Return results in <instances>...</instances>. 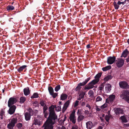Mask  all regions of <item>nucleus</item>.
<instances>
[{
  "instance_id": "obj_1",
  "label": "nucleus",
  "mask_w": 129,
  "mask_h": 129,
  "mask_svg": "<svg viewBox=\"0 0 129 129\" xmlns=\"http://www.w3.org/2000/svg\"><path fill=\"white\" fill-rule=\"evenodd\" d=\"M56 106L52 105L49 108V114L45 122L43 125L44 129H53V125L54 124L57 120V116L54 111Z\"/></svg>"
},
{
  "instance_id": "obj_2",
  "label": "nucleus",
  "mask_w": 129,
  "mask_h": 129,
  "mask_svg": "<svg viewBox=\"0 0 129 129\" xmlns=\"http://www.w3.org/2000/svg\"><path fill=\"white\" fill-rule=\"evenodd\" d=\"M90 77L88 78L85 80L82 83H80L78 84V86L75 88V90L76 91H79L80 90L81 87V86H84L87 83V82L90 79Z\"/></svg>"
},
{
  "instance_id": "obj_3",
  "label": "nucleus",
  "mask_w": 129,
  "mask_h": 129,
  "mask_svg": "<svg viewBox=\"0 0 129 129\" xmlns=\"http://www.w3.org/2000/svg\"><path fill=\"white\" fill-rule=\"evenodd\" d=\"M69 119L72 123L74 124L76 123V119L75 116V110H73L70 116Z\"/></svg>"
},
{
  "instance_id": "obj_4",
  "label": "nucleus",
  "mask_w": 129,
  "mask_h": 129,
  "mask_svg": "<svg viewBox=\"0 0 129 129\" xmlns=\"http://www.w3.org/2000/svg\"><path fill=\"white\" fill-rule=\"evenodd\" d=\"M17 122V119L14 118L11 119V121L7 125V127L9 129H13L15 124Z\"/></svg>"
},
{
  "instance_id": "obj_5",
  "label": "nucleus",
  "mask_w": 129,
  "mask_h": 129,
  "mask_svg": "<svg viewBox=\"0 0 129 129\" xmlns=\"http://www.w3.org/2000/svg\"><path fill=\"white\" fill-rule=\"evenodd\" d=\"M124 60L121 58H119L116 61V66L120 68L122 67L124 64Z\"/></svg>"
},
{
  "instance_id": "obj_6",
  "label": "nucleus",
  "mask_w": 129,
  "mask_h": 129,
  "mask_svg": "<svg viewBox=\"0 0 129 129\" xmlns=\"http://www.w3.org/2000/svg\"><path fill=\"white\" fill-rule=\"evenodd\" d=\"M119 84L120 87L122 89H126L129 88V85L125 81H120L119 82Z\"/></svg>"
},
{
  "instance_id": "obj_7",
  "label": "nucleus",
  "mask_w": 129,
  "mask_h": 129,
  "mask_svg": "<svg viewBox=\"0 0 129 129\" xmlns=\"http://www.w3.org/2000/svg\"><path fill=\"white\" fill-rule=\"evenodd\" d=\"M17 101V99L14 98H11L9 99L8 102V106L9 107L15 103Z\"/></svg>"
},
{
  "instance_id": "obj_8",
  "label": "nucleus",
  "mask_w": 129,
  "mask_h": 129,
  "mask_svg": "<svg viewBox=\"0 0 129 129\" xmlns=\"http://www.w3.org/2000/svg\"><path fill=\"white\" fill-rule=\"evenodd\" d=\"M129 95V91L127 90H123L121 92L120 96L122 97L123 99H125V98Z\"/></svg>"
},
{
  "instance_id": "obj_9",
  "label": "nucleus",
  "mask_w": 129,
  "mask_h": 129,
  "mask_svg": "<svg viewBox=\"0 0 129 129\" xmlns=\"http://www.w3.org/2000/svg\"><path fill=\"white\" fill-rule=\"evenodd\" d=\"M71 102V101L70 100H69L64 103L62 110V112H64L67 110L69 107Z\"/></svg>"
},
{
  "instance_id": "obj_10",
  "label": "nucleus",
  "mask_w": 129,
  "mask_h": 129,
  "mask_svg": "<svg viewBox=\"0 0 129 129\" xmlns=\"http://www.w3.org/2000/svg\"><path fill=\"white\" fill-rule=\"evenodd\" d=\"M115 98V95H111L108 99H106V102L108 103H111L113 101Z\"/></svg>"
},
{
  "instance_id": "obj_11",
  "label": "nucleus",
  "mask_w": 129,
  "mask_h": 129,
  "mask_svg": "<svg viewBox=\"0 0 129 129\" xmlns=\"http://www.w3.org/2000/svg\"><path fill=\"white\" fill-rule=\"evenodd\" d=\"M116 57H109L107 59V63L109 64H112L115 61Z\"/></svg>"
},
{
  "instance_id": "obj_12",
  "label": "nucleus",
  "mask_w": 129,
  "mask_h": 129,
  "mask_svg": "<svg viewBox=\"0 0 129 129\" xmlns=\"http://www.w3.org/2000/svg\"><path fill=\"white\" fill-rule=\"evenodd\" d=\"M9 107L10 108L9 110V113L10 114H12L14 112L16 107L15 106L13 105Z\"/></svg>"
},
{
  "instance_id": "obj_13",
  "label": "nucleus",
  "mask_w": 129,
  "mask_h": 129,
  "mask_svg": "<svg viewBox=\"0 0 129 129\" xmlns=\"http://www.w3.org/2000/svg\"><path fill=\"white\" fill-rule=\"evenodd\" d=\"M121 5V2L119 0L117 3L115 1H114L113 3V5L115 9L116 10H118L119 7V5Z\"/></svg>"
},
{
  "instance_id": "obj_14",
  "label": "nucleus",
  "mask_w": 129,
  "mask_h": 129,
  "mask_svg": "<svg viewBox=\"0 0 129 129\" xmlns=\"http://www.w3.org/2000/svg\"><path fill=\"white\" fill-rule=\"evenodd\" d=\"M128 55L129 56V50L126 48L123 50L121 56H127Z\"/></svg>"
},
{
  "instance_id": "obj_15",
  "label": "nucleus",
  "mask_w": 129,
  "mask_h": 129,
  "mask_svg": "<svg viewBox=\"0 0 129 129\" xmlns=\"http://www.w3.org/2000/svg\"><path fill=\"white\" fill-rule=\"evenodd\" d=\"M94 87V85L91 82L85 86L84 89L85 90L93 88Z\"/></svg>"
},
{
  "instance_id": "obj_16",
  "label": "nucleus",
  "mask_w": 129,
  "mask_h": 129,
  "mask_svg": "<svg viewBox=\"0 0 129 129\" xmlns=\"http://www.w3.org/2000/svg\"><path fill=\"white\" fill-rule=\"evenodd\" d=\"M23 92L24 94L26 96H27L30 93V91L29 88L27 87L24 88L23 89Z\"/></svg>"
},
{
  "instance_id": "obj_17",
  "label": "nucleus",
  "mask_w": 129,
  "mask_h": 129,
  "mask_svg": "<svg viewBox=\"0 0 129 129\" xmlns=\"http://www.w3.org/2000/svg\"><path fill=\"white\" fill-rule=\"evenodd\" d=\"M86 127L87 129H91L93 126V124L91 121H89L86 123Z\"/></svg>"
},
{
  "instance_id": "obj_18",
  "label": "nucleus",
  "mask_w": 129,
  "mask_h": 129,
  "mask_svg": "<svg viewBox=\"0 0 129 129\" xmlns=\"http://www.w3.org/2000/svg\"><path fill=\"white\" fill-rule=\"evenodd\" d=\"M115 112L116 114H117L123 113V111L122 109L117 108L115 110Z\"/></svg>"
},
{
  "instance_id": "obj_19",
  "label": "nucleus",
  "mask_w": 129,
  "mask_h": 129,
  "mask_svg": "<svg viewBox=\"0 0 129 129\" xmlns=\"http://www.w3.org/2000/svg\"><path fill=\"white\" fill-rule=\"evenodd\" d=\"M68 95L67 94L62 93L61 94L60 96V99L62 100H66L67 98Z\"/></svg>"
},
{
  "instance_id": "obj_20",
  "label": "nucleus",
  "mask_w": 129,
  "mask_h": 129,
  "mask_svg": "<svg viewBox=\"0 0 129 129\" xmlns=\"http://www.w3.org/2000/svg\"><path fill=\"white\" fill-rule=\"evenodd\" d=\"M24 115L25 118L26 120H29L30 119L31 116L30 114L28 112H26L24 114Z\"/></svg>"
},
{
  "instance_id": "obj_21",
  "label": "nucleus",
  "mask_w": 129,
  "mask_h": 129,
  "mask_svg": "<svg viewBox=\"0 0 129 129\" xmlns=\"http://www.w3.org/2000/svg\"><path fill=\"white\" fill-rule=\"evenodd\" d=\"M27 66L26 65H23L21 66L17 70L18 71L19 73H21L24 69H25Z\"/></svg>"
},
{
  "instance_id": "obj_22",
  "label": "nucleus",
  "mask_w": 129,
  "mask_h": 129,
  "mask_svg": "<svg viewBox=\"0 0 129 129\" xmlns=\"http://www.w3.org/2000/svg\"><path fill=\"white\" fill-rule=\"evenodd\" d=\"M111 68V66H108L102 68V70L104 71H106L109 70Z\"/></svg>"
},
{
  "instance_id": "obj_23",
  "label": "nucleus",
  "mask_w": 129,
  "mask_h": 129,
  "mask_svg": "<svg viewBox=\"0 0 129 129\" xmlns=\"http://www.w3.org/2000/svg\"><path fill=\"white\" fill-rule=\"evenodd\" d=\"M120 119L122 122L126 123L127 122V120L126 118V117L124 116H121L120 117Z\"/></svg>"
},
{
  "instance_id": "obj_24",
  "label": "nucleus",
  "mask_w": 129,
  "mask_h": 129,
  "mask_svg": "<svg viewBox=\"0 0 129 129\" xmlns=\"http://www.w3.org/2000/svg\"><path fill=\"white\" fill-rule=\"evenodd\" d=\"M6 9L7 11H12L15 9V7L13 6L9 5L7 7Z\"/></svg>"
},
{
  "instance_id": "obj_25",
  "label": "nucleus",
  "mask_w": 129,
  "mask_h": 129,
  "mask_svg": "<svg viewBox=\"0 0 129 129\" xmlns=\"http://www.w3.org/2000/svg\"><path fill=\"white\" fill-rule=\"evenodd\" d=\"M84 118V116L83 115H80L78 116L77 118V120L78 122H80L81 121L83 120Z\"/></svg>"
},
{
  "instance_id": "obj_26",
  "label": "nucleus",
  "mask_w": 129,
  "mask_h": 129,
  "mask_svg": "<svg viewBox=\"0 0 129 129\" xmlns=\"http://www.w3.org/2000/svg\"><path fill=\"white\" fill-rule=\"evenodd\" d=\"M85 94V93L82 91L81 93L79 95L80 97L78 98V100H80L81 99L83 98L84 97Z\"/></svg>"
},
{
  "instance_id": "obj_27",
  "label": "nucleus",
  "mask_w": 129,
  "mask_h": 129,
  "mask_svg": "<svg viewBox=\"0 0 129 129\" xmlns=\"http://www.w3.org/2000/svg\"><path fill=\"white\" fill-rule=\"evenodd\" d=\"M111 85L110 84H107L106 85V89L108 92L111 90Z\"/></svg>"
},
{
  "instance_id": "obj_28",
  "label": "nucleus",
  "mask_w": 129,
  "mask_h": 129,
  "mask_svg": "<svg viewBox=\"0 0 129 129\" xmlns=\"http://www.w3.org/2000/svg\"><path fill=\"white\" fill-rule=\"evenodd\" d=\"M102 75V74L100 73H98L95 77V78L99 81L100 78Z\"/></svg>"
},
{
  "instance_id": "obj_29",
  "label": "nucleus",
  "mask_w": 129,
  "mask_h": 129,
  "mask_svg": "<svg viewBox=\"0 0 129 129\" xmlns=\"http://www.w3.org/2000/svg\"><path fill=\"white\" fill-rule=\"evenodd\" d=\"M48 89L50 94L54 92L53 88L51 86H49L48 88Z\"/></svg>"
},
{
  "instance_id": "obj_30",
  "label": "nucleus",
  "mask_w": 129,
  "mask_h": 129,
  "mask_svg": "<svg viewBox=\"0 0 129 129\" xmlns=\"http://www.w3.org/2000/svg\"><path fill=\"white\" fill-rule=\"evenodd\" d=\"M20 103H23L26 100V98L24 97H21L20 98Z\"/></svg>"
},
{
  "instance_id": "obj_31",
  "label": "nucleus",
  "mask_w": 129,
  "mask_h": 129,
  "mask_svg": "<svg viewBox=\"0 0 129 129\" xmlns=\"http://www.w3.org/2000/svg\"><path fill=\"white\" fill-rule=\"evenodd\" d=\"M39 97V95L37 93H34L33 95L31 96V99L38 98Z\"/></svg>"
},
{
  "instance_id": "obj_32",
  "label": "nucleus",
  "mask_w": 129,
  "mask_h": 129,
  "mask_svg": "<svg viewBox=\"0 0 129 129\" xmlns=\"http://www.w3.org/2000/svg\"><path fill=\"white\" fill-rule=\"evenodd\" d=\"M40 122L39 120L36 119L35 120L34 122V123H33V124H34L35 125H40Z\"/></svg>"
},
{
  "instance_id": "obj_33",
  "label": "nucleus",
  "mask_w": 129,
  "mask_h": 129,
  "mask_svg": "<svg viewBox=\"0 0 129 129\" xmlns=\"http://www.w3.org/2000/svg\"><path fill=\"white\" fill-rule=\"evenodd\" d=\"M58 94V93H54V92L50 94L52 96L53 98H55L57 96Z\"/></svg>"
},
{
  "instance_id": "obj_34",
  "label": "nucleus",
  "mask_w": 129,
  "mask_h": 129,
  "mask_svg": "<svg viewBox=\"0 0 129 129\" xmlns=\"http://www.w3.org/2000/svg\"><path fill=\"white\" fill-rule=\"evenodd\" d=\"M86 107L88 108L90 110H91L92 111L93 107L92 106L88 104H87L86 105Z\"/></svg>"
},
{
  "instance_id": "obj_35",
  "label": "nucleus",
  "mask_w": 129,
  "mask_h": 129,
  "mask_svg": "<svg viewBox=\"0 0 129 129\" xmlns=\"http://www.w3.org/2000/svg\"><path fill=\"white\" fill-rule=\"evenodd\" d=\"M111 79V76H108L104 78V80L105 81H107Z\"/></svg>"
},
{
  "instance_id": "obj_36",
  "label": "nucleus",
  "mask_w": 129,
  "mask_h": 129,
  "mask_svg": "<svg viewBox=\"0 0 129 129\" xmlns=\"http://www.w3.org/2000/svg\"><path fill=\"white\" fill-rule=\"evenodd\" d=\"M60 85H58L56 86L55 88V90L56 92H57L60 89Z\"/></svg>"
},
{
  "instance_id": "obj_37",
  "label": "nucleus",
  "mask_w": 129,
  "mask_h": 129,
  "mask_svg": "<svg viewBox=\"0 0 129 129\" xmlns=\"http://www.w3.org/2000/svg\"><path fill=\"white\" fill-rule=\"evenodd\" d=\"M88 94L90 97H92L93 96V92L91 90H90L89 91Z\"/></svg>"
},
{
  "instance_id": "obj_38",
  "label": "nucleus",
  "mask_w": 129,
  "mask_h": 129,
  "mask_svg": "<svg viewBox=\"0 0 129 129\" xmlns=\"http://www.w3.org/2000/svg\"><path fill=\"white\" fill-rule=\"evenodd\" d=\"M99 81L95 79H94L92 80L91 82V83L93 84L94 85L95 84L97 83Z\"/></svg>"
},
{
  "instance_id": "obj_39",
  "label": "nucleus",
  "mask_w": 129,
  "mask_h": 129,
  "mask_svg": "<svg viewBox=\"0 0 129 129\" xmlns=\"http://www.w3.org/2000/svg\"><path fill=\"white\" fill-rule=\"evenodd\" d=\"M102 100V98L99 96H97L96 99V102H99Z\"/></svg>"
},
{
  "instance_id": "obj_40",
  "label": "nucleus",
  "mask_w": 129,
  "mask_h": 129,
  "mask_svg": "<svg viewBox=\"0 0 129 129\" xmlns=\"http://www.w3.org/2000/svg\"><path fill=\"white\" fill-rule=\"evenodd\" d=\"M108 104L106 103H105L103 105H102L100 107L102 109H104L107 107Z\"/></svg>"
},
{
  "instance_id": "obj_41",
  "label": "nucleus",
  "mask_w": 129,
  "mask_h": 129,
  "mask_svg": "<svg viewBox=\"0 0 129 129\" xmlns=\"http://www.w3.org/2000/svg\"><path fill=\"white\" fill-rule=\"evenodd\" d=\"M79 101L77 100L74 103V107L76 108L79 105Z\"/></svg>"
},
{
  "instance_id": "obj_42",
  "label": "nucleus",
  "mask_w": 129,
  "mask_h": 129,
  "mask_svg": "<svg viewBox=\"0 0 129 129\" xmlns=\"http://www.w3.org/2000/svg\"><path fill=\"white\" fill-rule=\"evenodd\" d=\"M22 124L21 123H18L16 125L17 127L20 129L21 128V127H22Z\"/></svg>"
},
{
  "instance_id": "obj_43",
  "label": "nucleus",
  "mask_w": 129,
  "mask_h": 129,
  "mask_svg": "<svg viewBox=\"0 0 129 129\" xmlns=\"http://www.w3.org/2000/svg\"><path fill=\"white\" fill-rule=\"evenodd\" d=\"M27 110L29 112V114H33V110L31 108H28V109Z\"/></svg>"
},
{
  "instance_id": "obj_44",
  "label": "nucleus",
  "mask_w": 129,
  "mask_h": 129,
  "mask_svg": "<svg viewBox=\"0 0 129 129\" xmlns=\"http://www.w3.org/2000/svg\"><path fill=\"white\" fill-rule=\"evenodd\" d=\"M104 86L103 84H101L99 87V89L100 90H102L104 88Z\"/></svg>"
},
{
  "instance_id": "obj_45",
  "label": "nucleus",
  "mask_w": 129,
  "mask_h": 129,
  "mask_svg": "<svg viewBox=\"0 0 129 129\" xmlns=\"http://www.w3.org/2000/svg\"><path fill=\"white\" fill-rule=\"evenodd\" d=\"M40 104L42 106H45V102L43 101H41Z\"/></svg>"
},
{
  "instance_id": "obj_46",
  "label": "nucleus",
  "mask_w": 129,
  "mask_h": 129,
  "mask_svg": "<svg viewBox=\"0 0 129 129\" xmlns=\"http://www.w3.org/2000/svg\"><path fill=\"white\" fill-rule=\"evenodd\" d=\"M47 107L46 105H45L43 107V112H46V111L47 110Z\"/></svg>"
},
{
  "instance_id": "obj_47",
  "label": "nucleus",
  "mask_w": 129,
  "mask_h": 129,
  "mask_svg": "<svg viewBox=\"0 0 129 129\" xmlns=\"http://www.w3.org/2000/svg\"><path fill=\"white\" fill-rule=\"evenodd\" d=\"M124 100L127 102L129 103V96H126Z\"/></svg>"
},
{
  "instance_id": "obj_48",
  "label": "nucleus",
  "mask_w": 129,
  "mask_h": 129,
  "mask_svg": "<svg viewBox=\"0 0 129 129\" xmlns=\"http://www.w3.org/2000/svg\"><path fill=\"white\" fill-rule=\"evenodd\" d=\"M54 105L56 106V107L54 108H56V110H57V109H58L57 111H60L61 110V109L60 107L59 106H58L57 107H56V105Z\"/></svg>"
},
{
  "instance_id": "obj_49",
  "label": "nucleus",
  "mask_w": 129,
  "mask_h": 129,
  "mask_svg": "<svg viewBox=\"0 0 129 129\" xmlns=\"http://www.w3.org/2000/svg\"><path fill=\"white\" fill-rule=\"evenodd\" d=\"M78 128V126L77 125H75L72 126L71 129H77Z\"/></svg>"
},
{
  "instance_id": "obj_50",
  "label": "nucleus",
  "mask_w": 129,
  "mask_h": 129,
  "mask_svg": "<svg viewBox=\"0 0 129 129\" xmlns=\"http://www.w3.org/2000/svg\"><path fill=\"white\" fill-rule=\"evenodd\" d=\"M44 114V116L46 118L47 117L48 115V113L47 112H43Z\"/></svg>"
},
{
  "instance_id": "obj_51",
  "label": "nucleus",
  "mask_w": 129,
  "mask_h": 129,
  "mask_svg": "<svg viewBox=\"0 0 129 129\" xmlns=\"http://www.w3.org/2000/svg\"><path fill=\"white\" fill-rule=\"evenodd\" d=\"M4 113H5V112H4V111L3 110H1V112H0V116H3V115H4Z\"/></svg>"
},
{
  "instance_id": "obj_52",
  "label": "nucleus",
  "mask_w": 129,
  "mask_h": 129,
  "mask_svg": "<svg viewBox=\"0 0 129 129\" xmlns=\"http://www.w3.org/2000/svg\"><path fill=\"white\" fill-rule=\"evenodd\" d=\"M91 47L90 45V44H88L86 46V48L87 49L91 48Z\"/></svg>"
},
{
  "instance_id": "obj_53",
  "label": "nucleus",
  "mask_w": 129,
  "mask_h": 129,
  "mask_svg": "<svg viewBox=\"0 0 129 129\" xmlns=\"http://www.w3.org/2000/svg\"><path fill=\"white\" fill-rule=\"evenodd\" d=\"M84 113L86 115H88L89 113V111L88 110H85L84 111Z\"/></svg>"
},
{
  "instance_id": "obj_54",
  "label": "nucleus",
  "mask_w": 129,
  "mask_h": 129,
  "mask_svg": "<svg viewBox=\"0 0 129 129\" xmlns=\"http://www.w3.org/2000/svg\"><path fill=\"white\" fill-rule=\"evenodd\" d=\"M105 119L106 120L107 122L109 120V118L108 116H106L105 117Z\"/></svg>"
},
{
  "instance_id": "obj_55",
  "label": "nucleus",
  "mask_w": 129,
  "mask_h": 129,
  "mask_svg": "<svg viewBox=\"0 0 129 129\" xmlns=\"http://www.w3.org/2000/svg\"><path fill=\"white\" fill-rule=\"evenodd\" d=\"M59 129H66V128L65 126H62L61 127H59Z\"/></svg>"
},
{
  "instance_id": "obj_56",
  "label": "nucleus",
  "mask_w": 129,
  "mask_h": 129,
  "mask_svg": "<svg viewBox=\"0 0 129 129\" xmlns=\"http://www.w3.org/2000/svg\"><path fill=\"white\" fill-rule=\"evenodd\" d=\"M96 110L97 111H100V109L97 106L96 108Z\"/></svg>"
},
{
  "instance_id": "obj_57",
  "label": "nucleus",
  "mask_w": 129,
  "mask_h": 129,
  "mask_svg": "<svg viewBox=\"0 0 129 129\" xmlns=\"http://www.w3.org/2000/svg\"><path fill=\"white\" fill-rule=\"evenodd\" d=\"M33 104L34 105H37L38 104V102L37 101H35L33 103Z\"/></svg>"
},
{
  "instance_id": "obj_58",
  "label": "nucleus",
  "mask_w": 129,
  "mask_h": 129,
  "mask_svg": "<svg viewBox=\"0 0 129 129\" xmlns=\"http://www.w3.org/2000/svg\"><path fill=\"white\" fill-rule=\"evenodd\" d=\"M85 103L84 102H83L82 104V105L84 106L85 105Z\"/></svg>"
},
{
  "instance_id": "obj_59",
  "label": "nucleus",
  "mask_w": 129,
  "mask_h": 129,
  "mask_svg": "<svg viewBox=\"0 0 129 129\" xmlns=\"http://www.w3.org/2000/svg\"><path fill=\"white\" fill-rule=\"evenodd\" d=\"M125 4V2H121V4H122L123 5H124Z\"/></svg>"
},
{
  "instance_id": "obj_60",
  "label": "nucleus",
  "mask_w": 129,
  "mask_h": 129,
  "mask_svg": "<svg viewBox=\"0 0 129 129\" xmlns=\"http://www.w3.org/2000/svg\"><path fill=\"white\" fill-rule=\"evenodd\" d=\"M102 127L101 126H99L98 128V129H102Z\"/></svg>"
},
{
  "instance_id": "obj_61",
  "label": "nucleus",
  "mask_w": 129,
  "mask_h": 129,
  "mask_svg": "<svg viewBox=\"0 0 129 129\" xmlns=\"http://www.w3.org/2000/svg\"><path fill=\"white\" fill-rule=\"evenodd\" d=\"M1 116L0 117V119H3V116Z\"/></svg>"
},
{
  "instance_id": "obj_62",
  "label": "nucleus",
  "mask_w": 129,
  "mask_h": 129,
  "mask_svg": "<svg viewBox=\"0 0 129 129\" xmlns=\"http://www.w3.org/2000/svg\"><path fill=\"white\" fill-rule=\"evenodd\" d=\"M127 42L129 44V39H128L127 40Z\"/></svg>"
},
{
  "instance_id": "obj_63",
  "label": "nucleus",
  "mask_w": 129,
  "mask_h": 129,
  "mask_svg": "<svg viewBox=\"0 0 129 129\" xmlns=\"http://www.w3.org/2000/svg\"><path fill=\"white\" fill-rule=\"evenodd\" d=\"M66 116H65L64 117V121L66 119Z\"/></svg>"
},
{
  "instance_id": "obj_64",
  "label": "nucleus",
  "mask_w": 129,
  "mask_h": 129,
  "mask_svg": "<svg viewBox=\"0 0 129 129\" xmlns=\"http://www.w3.org/2000/svg\"><path fill=\"white\" fill-rule=\"evenodd\" d=\"M4 91H5V90H4V89H3L2 90V92H3V93H4Z\"/></svg>"
}]
</instances>
